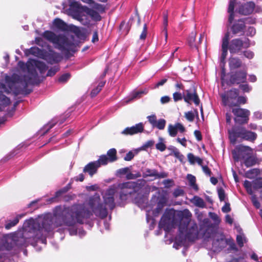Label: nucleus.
Returning a JSON list of instances; mask_svg holds the SVG:
<instances>
[{"instance_id":"nucleus-61","label":"nucleus","mask_w":262,"mask_h":262,"mask_svg":"<svg viewBox=\"0 0 262 262\" xmlns=\"http://www.w3.org/2000/svg\"><path fill=\"white\" fill-rule=\"evenodd\" d=\"M35 41L36 44L40 46H41L42 47L45 46V43L44 42L43 39L40 37L36 38L35 39Z\"/></svg>"},{"instance_id":"nucleus-23","label":"nucleus","mask_w":262,"mask_h":262,"mask_svg":"<svg viewBox=\"0 0 262 262\" xmlns=\"http://www.w3.org/2000/svg\"><path fill=\"white\" fill-rule=\"evenodd\" d=\"M98 166V164L96 161L89 163L84 168V172H88L91 176H93L96 173Z\"/></svg>"},{"instance_id":"nucleus-10","label":"nucleus","mask_w":262,"mask_h":262,"mask_svg":"<svg viewBox=\"0 0 262 262\" xmlns=\"http://www.w3.org/2000/svg\"><path fill=\"white\" fill-rule=\"evenodd\" d=\"M232 112L235 116V122L242 124L248 122L250 115V112L248 110L237 107L233 108Z\"/></svg>"},{"instance_id":"nucleus-6","label":"nucleus","mask_w":262,"mask_h":262,"mask_svg":"<svg viewBox=\"0 0 262 262\" xmlns=\"http://www.w3.org/2000/svg\"><path fill=\"white\" fill-rule=\"evenodd\" d=\"M42 36L49 41L52 42L56 48L60 50L66 49L68 46V41L64 36H57L50 31H45Z\"/></svg>"},{"instance_id":"nucleus-4","label":"nucleus","mask_w":262,"mask_h":262,"mask_svg":"<svg viewBox=\"0 0 262 262\" xmlns=\"http://www.w3.org/2000/svg\"><path fill=\"white\" fill-rule=\"evenodd\" d=\"M229 136L232 143H235L238 138L252 142L257 138V134L255 133L248 130L242 126L233 128L229 130Z\"/></svg>"},{"instance_id":"nucleus-38","label":"nucleus","mask_w":262,"mask_h":262,"mask_svg":"<svg viewBox=\"0 0 262 262\" xmlns=\"http://www.w3.org/2000/svg\"><path fill=\"white\" fill-rule=\"evenodd\" d=\"M96 162L98 164V166L100 167L101 165H106L108 163H110V160L106 155H102L100 157Z\"/></svg>"},{"instance_id":"nucleus-42","label":"nucleus","mask_w":262,"mask_h":262,"mask_svg":"<svg viewBox=\"0 0 262 262\" xmlns=\"http://www.w3.org/2000/svg\"><path fill=\"white\" fill-rule=\"evenodd\" d=\"M187 178L188 181L189 182L190 185L193 187V188L195 189H197V186L195 185V178L191 175V174H188L187 176Z\"/></svg>"},{"instance_id":"nucleus-48","label":"nucleus","mask_w":262,"mask_h":262,"mask_svg":"<svg viewBox=\"0 0 262 262\" xmlns=\"http://www.w3.org/2000/svg\"><path fill=\"white\" fill-rule=\"evenodd\" d=\"M140 176L141 174L139 172H136L135 173L127 172L126 177L127 179H134L140 177Z\"/></svg>"},{"instance_id":"nucleus-39","label":"nucleus","mask_w":262,"mask_h":262,"mask_svg":"<svg viewBox=\"0 0 262 262\" xmlns=\"http://www.w3.org/2000/svg\"><path fill=\"white\" fill-rule=\"evenodd\" d=\"M105 82L103 81L100 82L98 86L94 89L91 92V95L92 97L95 96L101 90V88L104 85Z\"/></svg>"},{"instance_id":"nucleus-43","label":"nucleus","mask_w":262,"mask_h":262,"mask_svg":"<svg viewBox=\"0 0 262 262\" xmlns=\"http://www.w3.org/2000/svg\"><path fill=\"white\" fill-rule=\"evenodd\" d=\"M138 153V150L135 149L133 151H129L125 156V157L124 158V160L128 161H130L134 157L135 154H137Z\"/></svg>"},{"instance_id":"nucleus-14","label":"nucleus","mask_w":262,"mask_h":262,"mask_svg":"<svg viewBox=\"0 0 262 262\" xmlns=\"http://www.w3.org/2000/svg\"><path fill=\"white\" fill-rule=\"evenodd\" d=\"M180 216L181 217V223L179 229L181 233L183 234L184 230L187 228L190 220L191 213L188 209H185L181 212Z\"/></svg>"},{"instance_id":"nucleus-24","label":"nucleus","mask_w":262,"mask_h":262,"mask_svg":"<svg viewBox=\"0 0 262 262\" xmlns=\"http://www.w3.org/2000/svg\"><path fill=\"white\" fill-rule=\"evenodd\" d=\"M147 93V90L146 89H145L144 90L133 92L131 95L128 98L125 99V103H128L134 99H139L141 98L142 96V95L146 94Z\"/></svg>"},{"instance_id":"nucleus-1","label":"nucleus","mask_w":262,"mask_h":262,"mask_svg":"<svg viewBox=\"0 0 262 262\" xmlns=\"http://www.w3.org/2000/svg\"><path fill=\"white\" fill-rule=\"evenodd\" d=\"M93 214V196L88 203L73 205L70 207H57L54 215L51 213L26 221L22 230L9 234L0 241V259L6 257L15 246L33 244L40 240L46 244V237L53 229L61 227L69 229L76 224H83Z\"/></svg>"},{"instance_id":"nucleus-2","label":"nucleus","mask_w":262,"mask_h":262,"mask_svg":"<svg viewBox=\"0 0 262 262\" xmlns=\"http://www.w3.org/2000/svg\"><path fill=\"white\" fill-rule=\"evenodd\" d=\"M18 68L24 74L23 77L14 74L12 77L7 76L4 84H0L1 92L13 93L18 95L29 84H34L37 82L38 71L44 74L47 69L46 65L35 59H29L26 63L22 61L18 63Z\"/></svg>"},{"instance_id":"nucleus-18","label":"nucleus","mask_w":262,"mask_h":262,"mask_svg":"<svg viewBox=\"0 0 262 262\" xmlns=\"http://www.w3.org/2000/svg\"><path fill=\"white\" fill-rule=\"evenodd\" d=\"M144 125L142 123H139L130 127L125 128L121 134L125 135H133L143 132Z\"/></svg>"},{"instance_id":"nucleus-51","label":"nucleus","mask_w":262,"mask_h":262,"mask_svg":"<svg viewBox=\"0 0 262 262\" xmlns=\"http://www.w3.org/2000/svg\"><path fill=\"white\" fill-rule=\"evenodd\" d=\"M147 119L149 123L152 125V126H155L156 123L157 122V118L155 115L148 116L147 117Z\"/></svg>"},{"instance_id":"nucleus-50","label":"nucleus","mask_w":262,"mask_h":262,"mask_svg":"<svg viewBox=\"0 0 262 262\" xmlns=\"http://www.w3.org/2000/svg\"><path fill=\"white\" fill-rule=\"evenodd\" d=\"M237 101L236 102V105L240 104H245L247 102V97L245 96H239L236 98Z\"/></svg>"},{"instance_id":"nucleus-29","label":"nucleus","mask_w":262,"mask_h":262,"mask_svg":"<svg viewBox=\"0 0 262 262\" xmlns=\"http://www.w3.org/2000/svg\"><path fill=\"white\" fill-rule=\"evenodd\" d=\"M229 64L231 69H235L241 66L242 61L238 58L231 57L229 59Z\"/></svg>"},{"instance_id":"nucleus-9","label":"nucleus","mask_w":262,"mask_h":262,"mask_svg":"<svg viewBox=\"0 0 262 262\" xmlns=\"http://www.w3.org/2000/svg\"><path fill=\"white\" fill-rule=\"evenodd\" d=\"M159 227L163 228L166 232L171 230L174 226L173 211L167 210L162 216L159 223Z\"/></svg>"},{"instance_id":"nucleus-33","label":"nucleus","mask_w":262,"mask_h":262,"mask_svg":"<svg viewBox=\"0 0 262 262\" xmlns=\"http://www.w3.org/2000/svg\"><path fill=\"white\" fill-rule=\"evenodd\" d=\"M189 162L193 164L195 163H198L200 165H202L203 160L198 157L194 156L192 154L189 153L187 155Z\"/></svg>"},{"instance_id":"nucleus-22","label":"nucleus","mask_w":262,"mask_h":262,"mask_svg":"<svg viewBox=\"0 0 262 262\" xmlns=\"http://www.w3.org/2000/svg\"><path fill=\"white\" fill-rule=\"evenodd\" d=\"M143 176L144 177H155L157 178H163L167 176V174L165 172H161L159 173L158 171L155 169H146L143 172Z\"/></svg>"},{"instance_id":"nucleus-17","label":"nucleus","mask_w":262,"mask_h":262,"mask_svg":"<svg viewBox=\"0 0 262 262\" xmlns=\"http://www.w3.org/2000/svg\"><path fill=\"white\" fill-rule=\"evenodd\" d=\"M247 80V72L246 71H239L232 74L230 77V82L231 83H244Z\"/></svg>"},{"instance_id":"nucleus-62","label":"nucleus","mask_w":262,"mask_h":262,"mask_svg":"<svg viewBox=\"0 0 262 262\" xmlns=\"http://www.w3.org/2000/svg\"><path fill=\"white\" fill-rule=\"evenodd\" d=\"M219 196L221 201H223L225 198L224 191L223 189H219L218 190Z\"/></svg>"},{"instance_id":"nucleus-7","label":"nucleus","mask_w":262,"mask_h":262,"mask_svg":"<svg viewBox=\"0 0 262 262\" xmlns=\"http://www.w3.org/2000/svg\"><path fill=\"white\" fill-rule=\"evenodd\" d=\"M254 45L255 42H251L248 38H245L244 40L237 38L232 40L228 47L231 53H238L243 48H248Z\"/></svg>"},{"instance_id":"nucleus-36","label":"nucleus","mask_w":262,"mask_h":262,"mask_svg":"<svg viewBox=\"0 0 262 262\" xmlns=\"http://www.w3.org/2000/svg\"><path fill=\"white\" fill-rule=\"evenodd\" d=\"M24 215H19L12 221L8 222L5 225V228L7 229H10L12 227L15 226L18 222L19 219L22 217Z\"/></svg>"},{"instance_id":"nucleus-45","label":"nucleus","mask_w":262,"mask_h":262,"mask_svg":"<svg viewBox=\"0 0 262 262\" xmlns=\"http://www.w3.org/2000/svg\"><path fill=\"white\" fill-rule=\"evenodd\" d=\"M243 54L245 57L249 59H252L254 56V52L251 50H246L243 52Z\"/></svg>"},{"instance_id":"nucleus-46","label":"nucleus","mask_w":262,"mask_h":262,"mask_svg":"<svg viewBox=\"0 0 262 262\" xmlns=\"http://www.w3.org/2000/svg\"><path fill=\"white\" fill-rule=\"evenodd\" d=\"M70 77L71 75L69 73H65L59 78L58 80L60 82L64 83L67 82L70 79Z\"/></svg>"},{"instance_id":"nucleus-52","label":"nucleus","mask_w":262,"mask_h":262,"mask_svg":"<svg viewBox=\"0 0 262 262\" xmlns=\"http://www.w3.org/2000/svg\"><path fill=\"white\" fill-rule=\"evenodd\" d=\"M168 24V18L167 15H165L164 17V32L165 34V40H167V32L166 30V27L167 26Z\"/></svg>"},{"instance_id":"nucleus-55","label":"nucleus","mask_w":262,"mask_h":262,"mask_svg":"<svg viewBox=\"0 0 262 262\" xmlns=\"http://www.w3.org/2000/svg\"><path fill=\"white\" fill-rule=\"evenodd\" d=\"M58 70V68L56 67H54L53 68L50 69L48 72L47 76H52L54 75Z\"/></svg>"},{"instance_id":"nucleus-8","label":"nucleus","mask_w":262,"mask_h":262,"mask_svg":"<svg viewBox=\"0 0 262 262\" xmlns=\"http://www.w3.org/2000/svg\"><path fill=\"white\" fill-rule=\"evenodd\" d=\"M53 26L54 28L61 31H70L73 32L78 37L81 35V30L73 25H68L63 20L59 18H56L53 22Z\"/></svg>"},{"instance_id":"nucleus-41","label":"nucleus","mask_w":262,"mask_h":262,"mask_svg":"<svg viewBox=\"0 0 262 262\" xmlns=\"http://www.w3.org/2000/svg\"><path fill=\"white\" fill-rule=\"evenodd\" d=\"M156 148L161 151H163L166 149V145H165L163 139L162 138H159V142L156 145Z\"/></svg>"},{"instance_id":"nucleus-58","label":"nucleus","mask_w":262,"mask_h":262,"mask_svg":"<svg viewBox=\"0 0 262 262\" xmlns=\"http://www.w3.org/2000/svg\"><path fill=\"white\" fill-rule=\"evenodd\" d=\"M147 34V26L146 24L144 25L143 31L140 35V38L141 39H145Z\"/></svg>"},{"instance_id":"nucleus-64","label":"nucleus","mask_w":262,"mask_h":262,"mask_svg":"<svg viewBox=\"0 0 262 262\" xmlns=\"http://www.w3.org/2000/svg\"><path fill=\"white\" fill-rule=\"evenodd\" d=\"M183 190L181 189H176L173 192V194L175 197H177L178 196L182 195L183 194Z\"/></svg>"},{"instance_id":"nucleus-26","label":"nucleus","mask_w":262,"mask_h":262,"mask_svg":"<svg viewBox=\"0 0 262 262\" xmlns=\"http://www.w3.org/2000/svg\"><path fill=\"white\" fill-rule=\"evenodd\" d=\"M262 174V169L253 168L245 173V176L249 179H254L256 177Z\"/></svg>"},{"instance_id":"nucleus-30","label":"nucleus","mask_w":262,"mask_h":262,"mask_svg":"<svg viewBox=\"0 0 262 262\" xmlns=\"http://www.w3.org/2000/svg\"><path fill=\"white\" fill-rule=\"evenodd\" d=\"M245 27V23L242 20H239L232 27V31L234 34L239 33L243 32Z\"/></svg>"},{"instance_id":"nucleus-63","label":"nucleus","mask_w":262,"mask_h":262,"mask_svg":"<svg viewBox=\"0 0 262 262\" xmlns=\"http://www.w3.org/2000/svg\"><path fill=\"white\" fill-rule=\"evenodd\" d=\"M177 141L178 142L180 143L183 146H185V147L186 146V139L185 138H183L182 139H181L180 138H178L177 139Z\"/></svg>"},{"instance_id":"nucleus-12","label":"nucleus","mask_w":262,"mask_h":262,"mask_svg":"<svg viewBox=\"0 0 262 262\" xmlns=\"http://www.w3.org/2000/svg\"><path fill=\"white\" fill-rule=\"evenodd\" d=\"M238 95V90H231L222 95V101L224 105L230 106H236V99Z\"/></svg>"},{"instance_id":"nucleus-32","label":"nucleus","mask_w":262,"mask_h":262,"mask_svg":"<svg viewBox=\"0 0 262 262\" xmlns=\"http://www.w3.org/2000/svg\"><path fill=\"white\" fill-rule=\"evenodd\" d=\"M253 154H250L243 160L244 164L247 167H250L256 163V158L254 157Z\"/></svg>"},{"instance_id":"nucleus-34","label":"nucleus","mask_w":262,"mask_h":262,"mask_svg":"<svg viewBox=\"0 0 262 262\" xmlns=\"http://www.w3.org/2000/svg\"><path fill=\"white\" fill-rule=\"evenodd\" d=\"M191 202L196 206L201 208H204L205 206V203L204 200L197 196H194L191 200Z\"/></svg>"},{"instance_id":"nucleus-40","label":"nucleus","mask_w":262,"mask_h":262,"mask_svg":"<svg viewBox=\"0 0 262 262\" xmlns=\"http://www.w3.org/2000/svg\"><path fill=\"white\" fill-rule=\"evenodd\" d=\"M166 125V121L164 119H160L157 121L156 125L154 127L158 128L159 129H163Z\"/></svg>"},{"instance_id":"nucleus-28","label":"nucleus","mask_w":262,"mask_h":262,"mask_svg":"<svg viewBox=\"0 0 262 262\" xmlns=\"http://www.w3.org/2000/svg\"><path fill=\"white\" fill-rule=\"evenodd\" d=\"M161 210V207L160 206V205H158V207L154 211H152V213L153 214V215H151V212L146 209V219L147 221L149 222L150 220L153 222L154 221V217L157 216L159 212Z\"/></svg>"},{"instance_id":"nucleus-5","label":"nucleus","mask_w":262,"mask_h":262,"mask_svg":"<svg viewBox=\"0 0 262 262\" xmlns=\"http://www.w3.org/2000/svg\"><path fill=\"white\" fill-rule=\"evenodd\" d=\"M48 51L40 50L37 47H32L30 50V52L35 55L46 60L48 62L52 64L58 62L61 59L60 55L53 52L50 48H48Z\"/></svg>"},{"instance_id":"nucleus-13","label":"nucleus","mask_w":262,"mask_h":262,"mask_svg":"<svg viewBox=\"0 0 262 262\" xmlns=\"http://www.w3.org/2000/svg\"><path fill=\"white\" fill-rule=\"evenodd\" d=\"M244 185L247 192L250 194H252L254 191L262 188V178L257 179L252 182L246 180Z\"/></svg>"},{"instance_id":"nucleus-3","label":"nucleus","mask_w":262,"mask_h":262,"mask_svg":"<svg viewBox=\"0 0 262 262\" xmlns=\"http://www.w3.org/2000/svg\"><path fill=\"white\" fill-rule=\"evenodd\" d=\"M69 13L73 18L84 25H88L90 23V16L85 12V7L81 6L77 2L74 1L71 2Z\"/></svg>"},{"instance_id":"nucleus-11","label":"nucleus","mask_w":262,"mask_h":262,"mask_svg":"<svg viewBox=\"0 0 262 262\" xmlns=\"http://www.w3.org/2000/svg\"><path fill=\"white\" fill-rule=\"evenodd\" d=\"M250 154H253V149L243 145L237 146L232 151L233 157L236 161L243 160Z\"/></svg>"},{"instance_id":"nucleus-21","label":"nucleus","mask_w":262,"mask_h":262,"mask_svg":"<svg viewBox=\"0 0 262 262\" xmlns=\"http://www.w3.org/2000/svg\"><path fill=\"white\" fill-rule=\"evenodd\" d=\"M184 126L180 123H176L174 125L169 124L168 126V132L169 135L172 137H176L178 132L181 133L185 132Z\"/></svg>"},{"instance_id":"nucleus-31","label":"nucleus","mask_w":262,"mask_h":262,"mask_svg":"<svg viewBox=\"0 0 262 262\" xmlns=\"http://www.w3.org/2000/svg\"><path fill=\"white\" fill-rule=\"evenodd\" d=\"M235 0H230L228 12L230 13L228 21L230 23H232L234 18V9Z\"/></svg>"},{"instance_id":"nucleus-53","label":"nucleus","mask_w":262,"mask_h":262,"mask_svg":"<svg viewBox=\"0 0 262 262\" xmlns=\"http://www.w3.org/2000/svg\"><path fill=\"white\" fill-rule=\"evenodd\" d=\"M183 98V95L178 92H175L173 94V98L175 102L181 100Z\"/></svg>"},{"instance_id":"nucleus-49","label":"nucleus","mask_w":262,"mask_h":262,"mask_svg":"<svg viewBox=\"0 0 262 262\" xmlns=\"http://www.w3.org/2000/svg\"><path fill=\"white\" fill-rule=\"evenodd\" d=\"M256 33V30L254 28L252 27H250L248 28L246 31V35L252 37Z\"/></svg>"},{"instance_id":"nucleus-25","label":"nucleus","mask_w":262,"mask_h":262,"mask_svg":"<svg viewBox=\"0 0 262 262\" xmlns=\"http://www.w3.org/2000/svg\"><path fill=\"white\" fill-rule=\"evenodd\" d=\"M85 12L90 16V18L93 20L98 21L100 20L101 19V16L99 13L93 9L85 7Z\"/></svg>"},{"instance_id":"nucleus-20","label":"nucleus","mask_w":262,"mask_h":262,"mask_svg":"<svg viewBox=\"0 0 262 262\" xmlns=\"http://www.w3.org/2000/svg\"><path fill=\"white\" fill-rule=\"evenodd\" d=\"M255 4L252 2H249L241 5L238 8V12L242 15H249L254 11Z\"/></svg>"},{"instance_id":"nucleus-54","label":"nucleus","mask_w":262,"mask_h":262,"mask_svg":"<svg viewBox=\"0 0 262 262\" xmlns=\"http://www.w3.org/2000/svg\"><path fill=\"white\" fill-rule=\"evenodd\" d=\"M252 196H251V201L253 203V204L254 205V206L257 208H259L260 207V204L258 202L257 200V198L254 195H253L252 194H251Z\"/></svg>"},{"instance_id":"nucleus-35","label":"nucleus","mask_w":262,"mask_h":262,"mask_svg":"<svg viewBox=\"0 0 262 262\" xmlns=\"http://www.w3.org/2000/svg\"><path fill=\"white\" fill-rule=\"evenodd\" d=\"M10 103V99L4 95H0V111H2L4 107L8 105Z\"/></svg>"},{"instance_id":"nucleus-37","label":"nucleus","mask_w":262,"mask_h":262,"mask_svg":"<svg viewBox=\"0 0 262 262\" xmlns=\"http://www.w3.org/2000/svg\"><path fill=\"white\" fill-rule=\"evenodd\" d=\"M116 153L117 151L115 148H112L107 151L106 156L109 159L110 162H113L117 160Z\"/></svg>"},{"instance_id":"nucleus-16","label":"nucleus","mask_w":262,"mask_h":262,"mask_svg":"<svg viewBox=\"0 0 262 262\" xmlns=\"http://www.w3.org/2000/svg\"><path fill=\"white\" fill-rule=\"evenodd\" d=\"M183 98L185 101L188 103H190L191 101H193L195 104H199L200 100L194 89L185 91L183 93Z\"/></svg>"},{"instance_id":"nucleus-59","label":"nucleus","mask_w":262,"mask_h":262,"mask_svg":"<svg viewBox=\"0 0 262 262\" xmlns=\"http://www.w3.org/2000/svg\"><path fill=\"white\" fill-rule=\"evenodd\" d=\"M173 155L177 158L179 159L180 161H182L184 158L183 156L179 151V150L177 149H175V150L173 151Z\"/></svg>"},{"instance_id":"nucleus-60","label":"nucleus","mask_w":262,"mask_h":262,"mask_svg":"<svg viewBox=\"0 0 262 262\" xmlns=\"http://www.w3.org/2000/svg\"><path fill=\"white\" fill-rule=\"evenodd\" d=\"M184 245L182 241H179L177 238H176V242L173 244V247L177 249H178L180 247Z\"/></svg>"},{"instance_id":"nucleus-15","label":"nucleus","mask_w":262,"mask_h":262,"mask_svg":"<svg viewBox=\"0 0 262 262\" xmlns=\"http://www.w3.org/2000/svg\"><path fill=\"white\" fill-rule=\"evenodd\" d=\"M229 34L226 33L222 39V54L220 58V61L222 66H224L225 60L227 57L228 54V49L229 46Z\"/></svg>"},{"instance_id":"nucleus-27","label":"nucleus","mask_w":262,"mask_h":262,"mask_svg":"<svg viewBox=\"0 0 262 262\" xmlns=\"http://www.w3.org/2000/svg\"><path fill=\"white\" fill-rule=\"evenodd\" d=\"M82 2L88 3L92 6L94 9L99 12H102L104 11V7L102 5L95 3L93 0H81ZM102 2H105L107 0H99Z\"/></svg>"},{"instance_id":"nucleus-47","label":"nucleus","mask_w":262,"mask_h":262,"mask_svg":"<svg viewBox=\"0 0 262 262\" xmlns=\"http://www.w3.org/2000/svg\"><path fill=\"white\" fill-rule=\"evenodd\" d=\"M185 116L187 120L191 122L194 119L195 114L193 112L190 111V112L185 113Z\"/></svg>"},{"instance_id":"nucleus-44","label":"nucleus","mask_w":262,"mask_h":262,"mask_svg":"<svg viewBox=\"0 0 262 262\" xmlns=\"http://www.w3.org/2000/svg\"><path fill=\"white\" fill-rule=\"evenodd\" d=\"M239 88L245 93H249L252 90V87L247 83L241 84Z\"/></svg>"},{"instance_id":"nucleus-56","label":"nucleus","mask_w":262,"mask_h":262,"mask_svg":"<svg viewBox=\"0 0 262 262\" xmlns=\"http://www.w3.org/2000/svg\"><path fill=\"white\" fill-rule=\"evenodd\" d=\"M236 241L238 244L242 247L244 244L245 237L242 235H238L236 237Z\"/></svg>"},{"instance_id":"nucleus-19","label":"nucleus","mask_w":262,"mask_h":262,"mask_svg":"<svg viewBox=\"0 0 262 262\" xmlns=\"http://www.w3.org/2000/svg\"><path fill=\"white\" fill-rule=\"evenodd\" d=\"M215 237L216 238L213 241L212 247L214 251H218L224 248L227 243L223 235L219 236V235L215 234Z\"/></svg>"},{"instance_id":"nucleus-57","label":"nucleus","mask_w":262,"mask_h":262,"mask_svg":"<svg viewBox=\"0 0 262 262\" xmlns=\"http://www.w3.org/2000/svg\"><path fill=\"white\" fill-rule=\"evenodd\" d=\"M253 118L256 120H260L262 119V112L260 111H256L253 113Z\"/></svg>"}]
</instances>
